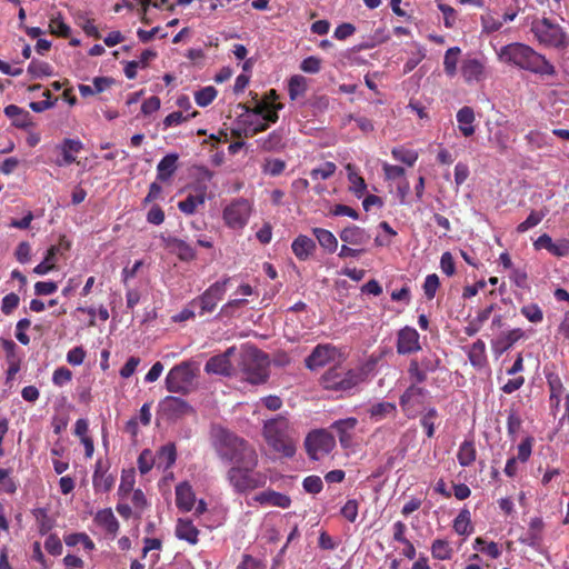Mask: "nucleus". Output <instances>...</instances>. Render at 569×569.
Returning a JSON list of instances; mask_svg holds the SVG:
<instances>
[{"mask_svg": "<svg viewBox=\"0 0 569 569\" xmlns=\"http://www.w3.org/2000/svg\"><path fill=\"white\" fill-rule=\"evenodd\" d=\"M545 217H546L545 211H535V210L531 211L530 214L527 217V219L518 224L517 231L519 233H523V232L528 231L529 229L539 224Z\"/></svg>", "mask_w": 569, "mask_h": 569, "instance_id": "nucleus-54", "label": "nucleus"}, {"mask_svg": "<svg viewBox=\"0 0 569 569\" xmlns=\"http://www.w3.org/2000/svg\"><path fill=\"white\" fill-rule=\"evenodd\" d=\"M116 482V477L109 472L92 477V485L96 492H109Z\"/></svg>", "mask_w": 569, "mask_h": 569, "instance_id": "nucleus-48", "label": "nucleus"}, {"mask_svg": "<svg viewBox=\"0 0 569 569\" xmlns=\"http://www.w3.org/2000/svg\"><path fill=\"white\" fill-rule=\"evenodd\" d=\"M452 528L460 536H469L473 532L471 515L467 508L459 511L458 516L453 520Z\"/></svg>", "mask_w": 569, "mask_h": 569, "instance_id": "nucleus-35", "label": "nucleus"}, {"mask_svg": "<svg viewBox=\"0 0 569 569\" xmlns=\"http://www.w3.org/2000/svg\"><path fill=\"white\" fill-rule=\"evenodd\" d=\"M312 233L323 250L329 253L336 252L338 240L331 231L323 228H313Z\"/></svg>", "mask_w": 569, "mask_h": 569, "instance_id": "nucleus-33", "label": "nucleus"}, {"mask_svg": "<svg viewBox=\"0 0 569 569\" xmlns=\"http://www.w3.org/2000/svg\"><path fill=\"white\" fill-rule=\"evenodd\" d=\"M440 286L439 277L436 273L428 274L425 279L423 291L426 297L431 300Z\"/></svg>", "mask_w": 569, "mask_h": 569, "instance_id": "nucleus-64", "label": "nucleus"}, {"mask_svg": "<svg viewBox=\"0 0 569 569\" xmlns=\"http://www.w3.org/2000/svg\"><path fill=\"white\" fill-rule=\"evenodd\" d=\"M216 88L212 86H208L196 92L194 100L198 106L207 107L216 99Z\"/></svg>", "mask_w": 569, "mask_h": 569, "instance_id": "nucleus-55", "label": "nucleus"}, {"mask_svg": "<svg viewBox=\"0 0 569 569\" xmlns=\"http://www.w3.org/2000/svg\"><path fill=\"white\" fill-rule=\"evenodd\" d=\"M134 482L136 480L133 470H123L121 475V482L118 488V495L121 499L127 498L131 492H133Z\"/></svg>", "mask_w": 569, "mask_h": 569, "instance_id": "nucleus-49", "label": "nucleus"}, {"mask_svg": "<svg viewBox=\"0 0 569 569\" xmlns=\"http://www.w3.org/2000/svg\"><path fill=\"white\" fill-rule=\"evenodd\" d=\"M131 502L134 509V517L140 519L143 511L149 507L148 500L141 489L133 490Z\"/></svg>", "mask_w": 569, "mask_h": 569, "instance_id": "nucleus-52", "label": "nucleus"}, {"mask_svg": "<svg viewBox=\"0 0 569 569\" xmlns=\"http://www.w3.org/2000/svg\"><path fill=\"white\" fill-rule=\"evenodd\" d=\"M418 331L409 326L403 327L398 331L397 336V352L398 355H411L421 349Z\"/></svg>", "mask_w": 569, "mask_h": 569, "instance_id": "nucleus-16", "label": "nucleus"}, {"mask_svg": "<svg viewBox=\"0 0 569 569\" xmlns=\"http://www.w3.org/2000/svg\"><path fill=\"white\" fill-rule=\"evenodd\" d=\"M258 461V455H256L253 465L240 462L228 469L227 480L234 492L242 495L266 486L268 476L262 471L256 470Z\"/></svg>", "mask_w": 569, "mask_h": 569, "instance_id": "nucleus-4", "label": "nucleus"}, {"mask_svg": "<svg viewBox=\"0 0 569 569\" xmlns=\"http://www.w3.org/2000/svg\"><path fill=\"white\" fill-rule=\"evenodd\" d=\"M525 337V332L520 328L509 330L501 335L495 342V349L502 353L510 349L517 341Z\"/></svg>", "mask_w": 569, "mask_h": 569, "instance_id": "nucleus-32", "label": "nucleus"}, {"mask_svg": "<svg viewBox=\"0 0 569 569\" xmlns=\"http://www.w3.org/2000/svg\"><path fill=\"white\" fill-rule=\"evenodd\" d=\"M236 352V347L228 348L223 353L211 357L206 366L204 370L208 373L221 375L230 377L233 375V367L230 362V357Z\"/></svg>", "mask_w": 569, "mask_h": 569, "instance_id": "nucleus-17", "label": "nucleus"}, {"mask_svg": "<svg viewBox=\"0 0 569 569\" xmlns=\"http://www.w3.org/2000/svg\"><path fill=\"white\" fill-rule=\"evenodd\" d=\"M441 365L437 353L428 351L421 358H412L408 366L409 379L413 382H425L429 373L436 372Z\"/></svg>", "mask_w": 569, "mask_h": 569, "instance_id": "nucleus-10", "label": "nucleus"}, {"mask_svg": "<svg viewBox=\"0 0 569 569\" xmlns=\"http://www.w3.org/2000/svg\"><path fill=\"white\" fill-rule=\"evenodd\" d=\"M172 247L180 260L191 261L196 259V250L184 240L173 239Z\"/></svg>", "mask_w": 569, "mask_h": 569, "instance_id": "nucleus-47", "label": "nucleus"}, {"mask_svg": "<svg viewBox=\"0 0 569 569\" xmlns=\"http://www.w3.org/2000/svg\"><path fill=\"white\" fill-rule=\"evenodd\" d=\"M545 522L541 517H535L530 520L527 532L519 538L522 545L536 548L542 541Z\"/></svg>", "mask_w": 569, "mask_h": 569, "instance_id": "nucleus-21", "label": "nucleus"}, {"mask_svg": "<svg viewBox=\"0 0 569 569\" xmlns=\"http://www.w3.org/2000/svg\"><path fill=\"white\" fill-rule=\"evenodd\" d=\"M438 418V411L436 408H429L421 417L420 425L426 431L428 438H432L435 436V420Z\"/></svg>", "mask_w": 569, "mask_h": 569, "instance_id": "nucleus-50", "label": "nucleus"}, {"mask_svg": "<svg viewBox=\"0 0 569 569\" xmlns=\"http://www.w3.org/2000/svg\"><path fill=\"white\" fill-rule=\"evenodd\" d=\"M4 114L12 120V124L17 128L26 129L32 124L30 113L16 104L7 106Z\"/></svg>", "mask_w": 569, "mask_h": 569, "instance_id": "nucleus-30", "label": "nucleus"}, {"mask_svg": "<svg viewBox=\"0 0 569 569\" xmlns=\"http://www.w3.org/2000/svg\"><path fill=\"white\" fill-rule=\"evenodd\" d=\"M250 204L244 199H238L223 210V219L231 228H242L250 217Z\"/></svg>", "mask_w": 569, "mask_h": 569, "instance_id": "nucleus-12", "label": "nucleus"}, {"mask_svg": "<svg viewBox=\"0 0 569 569\" xmlns=\"http://www.w3.org/2000/svg\"><path fill=\"white\" fill-rule=\"evenodd\" d=\"M254 500L259 502L261 506H272L280 508H289L291 505V499L289 496L268 489L256 495Z\"/></svg>", "mask_w": 569, "mask_h": 569, "instance_id": "nucleus-22", "label": "nucleus"}, {"mask_svg": "<svg viewBox=\"0 0 569 569\" xmlns=\"http://www.w3.org/2000/svg\"><path fill=\"white\" fill-rule=\"evenodd\" d=\"M28 72L33 78H42L52 74V67L48 62L32 60L28 66Z\"/></svg>", "mask_w": 569, "mask_h": 569, "instance_id": "nucleus-53", "label": "nucleus"}, {"mask_svg": "<svg viewBox=\"0 0 569 569\" xmlns=\"http://www.w3.org/2000/svg\"><path fill=\"white\" fill-rule=\"evenodd\" d=\"M49 28L52 34L61 38H68L71 32L70 27L63 21L60 13L50 19Z\"/></svg>", "mask_w": 569, "mask_h": 569, "instance_id": "nucleus-51", "label": "nucleus"}, {"mask_svg": "<svg viewBox=\"0 0 569 569\" xmlns=\"http://www.w3.org/2000/svg\"><path fill=\"white\" fill-rule=\"evenodd\" d=\"M305 448L311 460H319L336 448V439L328 429H316L307 435Z\"/></svg>", "mask_w": 569, "mask_h": 569, "instance_id": "nucleus-9", "label": "nucleus"}, {"mask_svg": "<svg viewBox=\"0 0 569 569\" xmlns=\"http://www.w3.org/2000/svg\"><path fill=\"white\" fill-rule=\"evenodd\" d=\"M210 440L217 456L232 466L240 462L253 465L258 455L248 440L219 425L211 428Z\"/></svg>", "mask_w": 569, "mask_h": 569, "instance_id": "nucleus-2", "label": "nucleus"}, {"mask_svg": "<svg viewBox=\"0 0 569 569\" xmlns=\"http://www.w3.org/2000/svg\"><path fill=\"white\" fill-rule=\"evenodd\" d=\"M535 438L531 436L526 437L518 445V456L516 457L521 462H527L531 456Z\"/></svg>", "mask_w": 569, "mask_h": 569, "instance_id": "nucleus-60", "label": "nucleus"}, {"mask_svg": "<svg viewBox=\"0 0 569 569\" xmlns=\"http://www.w3.org/2000/svg\"><path fill=\"white\" fill-rule=\"evenodd\" d=\"M178 153L166 154L157 166V180L168 182L178 170Z\"/></svg>", "mask_w": 569, "mask_h": 569, "instance_id": "nucleus-24", "label": "nucleus"}, {"mask_svg": "<svg viewBox=\"0 0 569 569\" xmlns=\"http://www.w3.org/2000/svg\"><path fill=\"white\" fill-rule=\"evenodd\" d=\"M83 148V144L78 139H64L60 146L62 159L57 161V164L69 166L76 161L74 153H78Z\"/></svg>", "mask_w": 569, "mask_h": 569, "instance_id": "nucleus-28", "label": "nucleus"}, {"mask_svg": "<svg viewBox=\"0 0 569 569\" xmlns=\"http://www.w3.org/2000/svg\"><path fill=\"white\" fill-rule=\"evenodd\" d=\"M94 522L112 536H116L119 530V522L110 508L99 510L94 517Z\"/></svg>", "mask_w": 569, "mask_h": 569, "instance_id": "nucleus-29", "label": "nucleus"}, {"mask_svg": "<svg viewBox=\"0 0 569 569\" xmlns=\"http://www.w3.org/2000/svg\"><path fill=\"white\" fill-rule=\"evenodd\" d=\"M497 54L501 62L539 77H555L557 74L556 67L546 56L526 43H508L502 46Z\"/></svg>", "mask_w": 569, "mask_h": 569, "instance_id": "nucleus-1", "label": "nucleus"}, {"mask_svg": "<svg viewBox=\"0 0 569 569\" xmlns=\"http://www.w3.org/2000/svg\"><path fill=\"white\" fill-rule=\"evenodd\" d=\"M174 533L178 539L184 540L190 545H196L199 541V530L190 519L179 518Z\"/></svg>", "mask_w": 569, "mask_h": 569, "instance_id": "nucleus-25", "label": "nucleus"}, {"mask_svg": "<svg viewBox=\"0 0 569 569\" xmlns=\"http://www.w3.org/2000/svg\"><path fill=\"white\" fill-rule=\"evenodd\" d=\"M206 202V187L197 194H189L184 200L178 202V208L186 214H193L199 206Z\"/></svg>", "mask_w": 569, "mask_h": 569, "instance_id": "nucleus-34", "label": "nucleus"}, {"mask_svg": "<svg viewBox=\"0 0 569 569\" xmlns=\"http://www.w3.org/2000/svg\"><path fill=\"white\" fill-rule=\"evenodd\" d=\"M461 50L459 47L449 48L443 58V69L447 76L453 77L457 73L458 57Z\"/></svg>", "mask_w": 569, "mask_h": 569, "instance_id": "nucleus-43", "label": "nucleus"}, {"mask_svg": "<svg viewBox=\"0 0 569 569\" xmlns=\"http://www.w3.org/2000/svg\"><path fill=\"white\" fill-rule=\"evenodd\" d=\"M289 430L288 419L280 415L267 420L262 430L268 446L284 458H292L297 450L296 441L290 437Z\"/></svg>", "mask_w": 569, "mask_h": 569, "instance_id": "nucleus-5", "label": "nucleus"}, {"mask_svg": "<svg viewBox=\"0 0 569 569\" xmlns=\"http://www.w3.org/2000/svg\"><path fill=\"white\" fill-rule=\"evenodd\" d=\"M461 74L467 83L479 82L486 76L485 63L477 58H467L462 61Z\"/></svg>", "mask_w": 569, "mask_h": 569, "instance_id": "nucleus-20", "label": "nucleus"}, {"mask_svg": "<svg viewBox=\"0 0 569 569\" xmlns=\"http://www.w3.org/2000/svg\"><path fill=\"white\" fill-rule=\"evenodd\" d=\"M548 386L550 389V406L551 408L558 409L563 391L561 379L558 376L550 375L548 377Z\"/></svg>", "mask_w": 569, "mask_h": 569, "instance_id": "nucleus-45", "label": "nucleus"}, {"mask_svg": "<svg viewBox=\"0 0 569 569\" xmlns=\"http://www.w3.org/2000/svg\"><path fill=\"white\" fill-rule=\"evenodd\" d=\"M230 281L229 277L216 281L202 295L191 301L192 306L200 308V316L212 312L218 302L221 301L226 295L227 284Z\"/></svg>", "mask_w": 569, "mask_h": 569, "instance_id": "nucleus-11", "label": "nucleus"}, {"mask_svg": "<svg viewBox=\"0 0 569 569\" xmlns=\"http://www.w3.org/2000/svg\"><path fill=\"white\" fill-rule=\"evenodd\" d=\"M238 368L241 378L251 385H261L269 378L268 356L256 347L243 349L239 355Z\"/></svg>", "mask_w": 569, "mask_h": 569, "instance_id": "nucleus-6", "label": "nucleus"}, {"mask_svg": "<svg viewBox=\"0 0 569 569\" xmlns=\"http://www.w3.org/2000/svg\"><path fill=\"white\" fill-rule=\"evenodd\" d=\"M286 167V162L281 159H267L262 166V171L271 177H277L284 171Z\"/></svg>", "mask_w": 569, "mask_h": 569, "instance_id": "nucleus-57", "label": "nucleus"}, {"mask_svg": "<svg viewBox=\"0 0 569 569\" xmlns=\"http://www.w3.org/2000/svg\"><path fill=\"white\" fill-rule=\"evenodd\" d=\"M531 31L538 42L545 47L566 49L569 46L567 33L548 18L535 21Z\"/></svg>", "mask_w": 569, "mask_h": 569, "instance_id": "nucleus-8", "label": "nucleus"}, {"mask_svg": "<svg viewBox=\"0 0 569 569\" xmlns=\"http://www.w3.org/2000/svg\"><path fill=\"white\" fill-rule=\"evenodd\" d=\"M138 469L141 475H147L154 465V458L149 449H144L141 451V453L138 457Z\"/></svg>", "mask_w": 569, "mask_h": 569, "instance_id": "nucleus-58", "label": "nucleus"}, {"mask_svg": "<svg viewBox=\"0 0 569 569\" xmlns=\"http://www.w3.org/2000/svg\"><path fill=\"white\" fill-rule=\"evenodd\" d=\"M337 170V166L333 162L327 161L322 163L320 167L315 168L310 171V177L312 180H326L330 178Z\"/></svg>", "mask_w": 569, "mask_h": 569, "instance_id": "nucleus-56", "label": "nucleus"}, {"mask_svg": "<svg viewBox=\"0 0 569 569\" xmlns=\"http://www.w3.org/2000/svg\"><path fill=\"white\" fill-rule=\"evenodd\" d=\"M159 459L166 460V468H170L177 460V449L174 443L162 446L158 452Z\"/></svg>", "mask_w": 569, "mask_h": 569, "instance_id": "nucleus-62", "label": "nucleus"}, {"mask_svg": "<svg viewBox=\"0 0 569 569\" xmlns=\"http://www.w3.org/2000/svg\"><path fill=\"white\" fill-rule=\"evenodd\" d=\"M431 556L437 560H450L453 556V548L446 539H436L430 547Z\"/></svg>", "mask_w": 569, "mask_h": 569, "instance_id": "nucleus-39", "label": "nucleus"}, {"mask_svg": "<svg viewBox=\"0 0 569 569\" xmlns=\"http://www.w3.org/2000/svg\"><path fill=\"white\" fill-rule=\"evenodd\" d=\"M302 487L306 492L317 495L323 488V482L319 476H308L302 481Z\"/></svg>", "mask_w": 569, "mask_h": 569, "instance_id": "nucleus-61", "label": "nucleus"}, {"mask_svg": "<svg viewBox=\"0 0 569 569\" xmlns=\"http://www.w3.org/2000/svg\"><path fill=\"white\" fill-rule=\"evenodd\" d=\"M477 450L472 440H465L457 453V459L460 466L469 467L476 461Z\"/></svg>", "mask_w": 569, "mask_h": 569, "instance_id": "nucleus-36", "label": "nucleus"}, {"mask_svg": "<svg viewBox=\"0 0 569 569\" xmlns=\"http://www.w3.org/2000/svg\"><path fill=\"white\" fill-rule=\"evenodd\" d=\"M338 356L339 352L335 346L330 343L318 345L306 358L305 365L308 369L316 370L335 361Z\"/></svg>", "mask_w": 569, "mask_h": 569, "instance_id": "nucleus-13", "label": "nucleus"}, {"mask_svg": "<svg viewBox=\"0 0 569 569\" xmlns=\"http://www.w3.org/2000/svg\"><path fill=\"white\" fill-rule=\"evenodd\" d=\"M391 154L395 160L407 164L408 167H412L418 160V152L411 149H407L405 147H395L391 150Z\"/></svg>", "mask_w": 569, "mask_h": 569, "instance_id": "nucleus-44", "label": "nucleus"}, {"mask_svg": "<svg viewBox=\"0 0 569 569\" xmlns=\"http://www.w3.org/2000/svg\"><path fill=\"white\" fill-rule=\"evenodd\" d=\"M420 383L421 382L411 381V385L399 398V403L408 417H413V408L416 406L422 405L426 396L428 395V390L423 387H420Z\"/></svg>", "mask_w": 569, "mask_h": 569, "instance_id": "nucleus-15", "label": "nucleus"}, {"mask_svg": "<svg viewBox=\"0 0 569 569\" xmlns=\"http://www.w3.org/2000/svg\"><path fill=\"white\" fill-rule=\"evenodd\" d=\"M340 239L351 246H363L370 240V234L359 226L350 224L339 232Z\"/></svg>", "mask_w": 569, "mask_h": 569, "instance_id": "nucleus-23", "label": "nucleus"}, {"mask_svg": "<svg viewBox=\"0 0 569 569\" xmlns=\"http://www.w3.org/2000/svg\"><path fill=\"white\" fill-rule=\"evenodd\" d=\"M198 373V367L192 361H182L172 367L167 373L166 389L171 393L188 395Z\"/></svg>", "mask_w": 569, "mask_h": 569, "instance_id": "nucleus-7", "label": "nucleus"}, {"mask_svg": "<svg viewBox=\"0 0 569 569\" xmlns=\"http://www.w3.org/2000/svg\"><path fill=\"white\" fill-rule=\"evenodd\" d=\"M43 97L46 98V100L41 99V101H33L30 103V108L34 112H43V111L52 108L58 100L57 98L52 99V94L49 90H46L43 92Z\"/></svg>", "mask_w": 569, "mask_h": 569, "instance_id": "nucleus-63", "label": "nucleus"}, {"mask_svg": "<svg viewBox=\"0 0 569 569\" xmlns=\"http://www.w3.org/2000/svg\"><path fill=\"white\" fill-rule=\"evenodd\" d=\"M368 412L371 419L380 421L389 416H395L397 413V407L393 402L381 401L372 405Z\"/></svg>", "mask_w": 569, "mask_h": 569, "instance_id": "nucleus-38", "label": "nucleus"}, {"mask_svg": "<svg viewBox=\"0 0 569 569\" xmlns=\"http://www.w3.org/2000/svg\"><path fill=\"white\" fill-rule=\"evenodd\" d=\"M258 143L263 151H281L286 147V133L283 129L279 128L267 137L259 139Z\"/></svg>", "mask_w": 569, "mask_h": 569, "instance_id": "nucleus-26", "label": "nucleus"}, {"mask_svg": "<svg viewBox=\"0 0 569 569\" xmlns=\"http://www.w3.org/2000/svg\"><path fill=\"white\" fill-rule=\"evenodd\" d=\"M348 173V180L350 182V190L358 197L361 198L367 190V183L365 179L357 172L356 167L352 163L346 166Z\"/></svg>", "mask_w": 569, "mask_h": 569, "instance_id": "nucleus-37", "label": "nucleus"}, {"mask_svg": "<svg viewBox=\"0 0 569 569\" xmlns=\"http://www.w3.org/2000/svg\"><path fill=\"white\" fill-rule=\"evenodd\" d=\"M468 358L473 367H482L487 361L486 345L482 340L475 341L468 351Z\"/></svg>", "mask_w": 569, "mask_h": 569, "instance_id": "nucleus-40", "label": "nucleus"}, {"mask_svg": "<svg viewBox=\"0 0 569 569\" xmlns=\"http://www.w3.org/2000/svg\"><path fill=\"white\" fill-rule=\"evenodd\" d=\"M295 256L300 261H306L316 250V242L308 236L300 234L291 243Z\"/></svg>", "mask_w": 569, "mask_h": 569, "instance_id": "nucleus-27", "label": "nucleus"}, {"mask_svg": "<svg viewBox=\"0 0 569 569\" xmlns=\"http://www.w3.org/2000/svg\"><path fill=\"white\" fill-rule=\"evenodd\" d=\"M176 506L182 512H189L196 503V495L188 481L180 482L176 486Z\"/></svg>", "mask_w": 569, "mask_h": 569, "instance_id": "nucleus-19", "label": "nucleus"}, {"mask_svg": "<svg viewBox=\"0 0 569 569\" xmlns=\"http://www.w3.org/2000/svg\"><path fill=\"white\" fill-rule=\"evenodd\" d=\"M367 375L362 368H349L341 363L328 368L319 378V385L337 399L355 395Z\"/></svg>", "mask_w": 569, "mask_h": 569, "instance_id": "nucleus-3", "label": "nucleus"}, {"mask_svg": "<svg viewBox=\"0 0 569 569\" xmlns=\"http://www.w3.org/2000/svg\"><path fill=\"white\" fill-rule=\"evenodd\" d=\"M159 406L168 419H178L193 412L192 407L184 399L174 396H167Z\"/></svg>", "mask_w": 569, "mask_h": 569, "instance_id": "nucleus-18", "label": "nucleus"}, {"mask_svg": "<svg viewBox=\"0 0 569 569\" xmlns=\"http://www.w3.org/2000/svg\"><path fill=\"white\" fill-rule=\"evenodd\" d=\"M457 121L459 130L465 137H470L475 133L476 129L472 124L475 121V112L471 107H462L457 112Z\"/></svg>", "mask_w": 569, "mask_h": 569, "instance_id": "nucleus-31", "label": "nucleus"}, {"mask_svg": "<svg viewBox=\"0 0 569 569\" xmlns=\"http://www.w3.org/2000/svg\"><path fill=\"white\" fill-rule=\"evenodd\" d=\"M520 311L530 322L539 323L543 320V312L537 303L523 306Z\"/></svg>", "mask_w": 569, "mask_h": 569, "instance_id": "nucleus-59", "label": "nucleus"}, {"mask_svg": "<svg viewBox=\"0 0 569 569\" xmlns=\"http://www.w3.org/2000/svg\"><path fill=\"white\" fill-rule=\"evenodd\" d=\"M307 79L303 76L295 74L289 79L288 92L291 100L303 96L307 91Z\"/></svg>", "mask_w": 569, "mask_h": 569, "instance_id": "nucleus-42", "label": "nucleus"}, {"mask_svg": "<svg viewBox=\"0 0 569 569\" xmlns=\"http://www.w3.org/2000/svg\"><path fill=\"white\" fill-rule=\"evenodd\" d=\"M522 426V419L516 409L510 408L507 417V432L511 441H516Z\"/></svg>", "mask_w": 569, "mask_h": 569, "instance_id": "nucleus-46", "label": "nucleus"}, {"mask_svg": "<svg viewBox=\"0 0 569 569\" xmlns=\"http://www.w3.org/2000/svg\"><path fill=\"white\" fill-rule=\"evenodd\" d=\"M357 426L358 419L356 417L339 419L330 425V429L337 433L339 443L342 449H350L353 447L355 430Z\"/></svg>", "mask_w": 569, "mask_h": 569, "instance_id": "nucleus-14", "label": "nucleus"}, {"mask_svg": "<svg viewBox=\"0 0 569 569\" xmlns=\"http://www.w3.org/2000/svg\"><path fill=\"white\" fill-rule=\"evenodd\" d=\"M59 251V248L57 246H51L46 253V257L43 261H41L39 264H37L33 269V272L37 274H47L51 270L56 268V256Z\"/></svg>", "mask_w": 569, "mask_h": 569, "instance_id": "nucleus-41", "label": "nucleus"}]
</instances>
